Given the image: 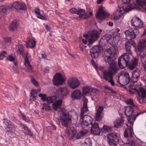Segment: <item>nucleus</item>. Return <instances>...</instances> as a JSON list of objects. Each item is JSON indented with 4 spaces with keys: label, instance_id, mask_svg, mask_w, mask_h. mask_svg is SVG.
<instances>
[{
    "label": "nucleus",
    "instance_id": "nucleus-1",
    "mask_svg": "<svg viewBox=\"0 0 146 146\" xmlns=\"http://www.w3.org/2000/svg\"><path fill=\"white\" fill-rule=\"evenodd\" d=\"M107 54L108 56L105 57L104 61L108 62L110 65V70L108 71L104 70L103 72V77L106 81L113 78L114 74L119 70L116 66V63L114 62L115 56L116 55V49L112 46L108 49L107 50Z\"/></svg>",
    "mask_w": 146,
    "mask_h": 146
},
{
    "label": "nucleus",
    "instance_id": "nucleus-2",
    "mask_svg": "<svg viewBox=\"0 0 146 146\" xmlns=\"http://www.w3.org/2000/svg\"><path fill=\"white\" fill-rule=\"evenodd\" d=\"M83 100V105L81 109L80 115V121L81 126L82 127L84 128L91 124L92 125L91 129V133L94 134L99 135L100 133V129L98 123L94 122L92 125V122L93 120L92 117L88 115H84L85 113L88 111L87 105L88 100L84 97Z\"/></svg>",
    "mask_w": 146,
    "mask_h": 146
},
{
    "label": "nucleus",
    "instance_id": "nucleus-3",
    "mask_svg": "<svg viewBox=\"0 0 146 146\" xmlns=\"http://www.w3.org/2000/svg\"><path fill=\"white\" fill-rule=\"evenodd\" d=\"M130 110H128V137H133L135 135L133 131V126L137 117L143 112L135 113V110L129 106Z\"/></svg>",
    "mask_w": 146,
    "mask_h": 146
},
{
    "label": "nucleus",
    "instance_id": "nucleus-4",
    "mask_svg": "<svg viewBox=\"0 0 146 146\" xmlns=\"http://www.w3.org/2000/svg\"><path fill=\"white\" fill-rule=\"evenodd\" d=\"M132 25L134 27V30L129 29L128 30V36H136L139 33L137 30L138 28H141L143 27V23L140 19L137 17H134L131 20Z\"/></svg>",
    "mask_w": 146,
    "mask_h": 146
},
{
    "label": "nucleus",
    "instance_id": "nucleus-5",
    "mask_svg": "<svg viewBox=\"0 0 146 146\" xmlns=\"http://www.w3.org/2000/svg\"><path fill=\"white\" fill-rule=\"evenodd\" d=\"M58 113L62 125L66 127H68L71 119L68 113L64 109H61L58 111Z\"/></svg>",
    "mask_w": 146,
    "mask_h": 146
},
{
    "label": "nucleus",
    "instance_id": "nucleus-6",
    "mask_svg": "<svg viewBox=\"0 0 146 146\" xmlns=\"http://www.w3.org/2000/svg\"><path fill=\"white\" fill-rule=\"evenodd\" d=\"M38 96L40 97L43 102H46L48 103H44L43 104L42 108L46 111L51 110V108L49 104L53 102V99L52 97L50 96L47 97L46 94H43L40 93L38 95Z\"/></svg>",
    "mask_w": 146,
    "mask_h": 146
},
{
    "label": "nucleus",
    "instance_id": "nucleus-7",
    "mask_svg": "<svg viewBox=\"0 0 146 146\" xmlns=\"http://www.w3.org/2000/svg\"><path fill=\"white\" fill-rule=\"evenodd\" d=\"M108 142L111 146H116L119 143V138L115 133H109L108 136Z\"/></svg>",
    "mask_w": 146,
    "mask_h": 146
},
{
    "label": "nucleus",
    "instance_id": "nucleus-8",
    "mask_svg": "<svg viewBox=\"0 0 146 146\" xmlns=\"http://www.w3.org/2000/svg\"><path fill=\"white\" fill-rule=\"evenodd\" d=\"M118 66L121 69L128 66V53H124L118 58Z\"/></svg>",
    "mask_w": 146,
    "mask_h": 146
},
{
    "label": "nucleus",
    "instance_id": "nucleus-9",
    "mask_svg": "<svg viewBox=\"0 0 146 146\" xmlns=\"http://www.w3.org/2000/svg\"><path fill=\"white\" fill-rule=\"evenodd\" d=\"M65 80L62 75L60 73H57L54 75L53 79L54 85L58 86L63 84Z\"/></svg>",
    "mask_w": 146,
    "mask_h": 146
},
{
    "label": "nucleus",
    "instance_id": "nucleus-10",
    "mask_svg": "<svg viewBox=\"0 0 146 146\" xmlns=\"http://www.w3.org/2000/svg\"><path fill=\"white\" fill-rule=\"evenodd\" d=\"M145 48H146V39H143L140 40L139 42L138 49L139 51L141 52L140 55L141 59L143 58L146 55V52L143 54V52Z\"/></svg>",
    "mask_w": 146,
    "mask_h": 146
},
{
    "label": "nucleus",
    "instance_id": "nucleus-11",
    "mask_svg": "<svg viewBox=\"0 0 146 146\" xmlns=\"http://www.w3.org/2000/svg\"><path fill=\"white\" fill-rule=\"evenodd\" d=\"M68 84L70 88L75 89L79 86L80 82L77 78L72 77L68 79Z\"/></svg>",
    "mask_w": 146,
    "mask_h": 146
},
{
    "label": "nucleus",
    "instance_id": "nucleus-12",
    "mask_svg": "<svg viewBox=\"0 0 146 146\" xmlns=\"http://www.w3.org/2000/svg\"><path fill=\"white\" fill-rule=\"evenodd\" d=\"M2 125L7 132L9 133H13L16 130L15 126L10 123V122L7 119H5Z\"/></svg>",
    "mask_w": 146,
    "mask_h": 146
},
{
    "label": "nucleus",
    "instance_id": "nucleus-13",
    "mask_svg": "<svg viewBox=\"0 0 146 146\" xmlns=\"http://www.w3.org/2000/svg\"><path fill=\"white\" fill-rule=\"evenodd\" d=\"M110 14L105 11L101 7L98 9L97 13L96 15L97 18L101 20L104 19L106 17L110 15Z\"/></svg>",
    "mask_w": 146,
    "mask_h": 146
},
{
    "label": "nucleus",
    "instance_id": "nucleus-14",
    "mask_svg": "<svg viewBox=\"0 0 146 146\" xmlns=\"http://www.w3.org/2000/svg\"><path fill=\"white\" fill-rule=\"evenodd\" d=\"M102 51L101 47L98 46H94L90 50L91 56L93 58H96L98 57L99 53H101Z\"/></svg>",
    "mask_w": 146,
    "mask_h": 146
},
{
    "label": "nucleus",
    "instance_id": "nucleus-15",
    "mask_svg": "<svg viewBox=\"0 0 146 146\" xmlns=\"http://www.w3.org/2000/svg\"><path fill=\"white\" fill-rule=\"evenodd\" d=\"M84 39H82V42L85 44H87L89 46L98 39V37H85ZM100 37H98L99 38Z\"/></svg>",
    "mask_w": 146,
    "mask_h": 146
},
{
    "label": "nucleus",
    "instance_id": "nucleus-16",
    "mask_svg": "<svg viewBox=\"0 0 146 146\" xmlns=\"http://www.w3.org/2000/svg\"><path fill=\"white\" fill-rule=\"evenodd\" d=\"M66 132L68 136H70L69 140H72L74 138L77 133V131L73 127H72L67 129L66 131Z\"/></svg>",
    "mask_w": 146,
    "mask_h": 146
},
{
    "label": "nucleus",
    "instance_id": "nucleus-17",
    "mask_svg": "<svg viewBox=\"0 0 146 146\" xmlns=\"http://www.w3.org/2000/svg\"><path fill=\"white\" fill-rule=\"evenodd\" d=\"M57 94L60 97L62 98L66 96L68 93V90L66 88H60L57 89Z\"/></svg>",
    "mask_w": 146,
    "mask_h": 146
},
{
    "label": "nucleus",
    "instance_id": "nucleus-18",
    "mask_svg": "<svg viewBox=\"0 0 146 146\" xmlns=\"http://www.w3.org/2000/svg\"><path fill=\"white\" fill-rule=\"evenodd\" d=\"M82 96V94L79 90H74L71 95V97L73 100H80Z\"/></svg>",
    "mask_w": 146,
    "mask_h": 146
},
{
    "label": "nucleus",
    "instance_id": "nucleus-19",
    "mask_svg": "<svg viewBox=\"0 0 146 146\" xmlns=\"http://www.w3.org/2000/svg\"><path fill=\"white\" fill-rule=\"evenodd\" d=\"M19 22L18 20H15L9 25V30L12 31H15L17 29Z\"/></svg>",
    "mask_w": 146,
    "mask_h": 146
},
{
    "label": "nucleus",
    "instance_id": "nucleus-20",
    "mask_svg": "<svg viewBox=\"0 0 146 146\" xmlns=\"http://www.w3.org/2000/svg\"><path fill=\"white\" fill-rule=\"evenodd\" d=\"M13 7L17 10H25L26 8V6L25 4L19 3L18 2H14L13 3Z\"/></svg>",
    "mask_w": 146,
    "mask_h": 146
},
{
    "label": "nucleus",
    "instance_id": "nucleus-21",
    "mask_svg": "<svg viewBox=\"0 0 146 146\" xmlns=\"http://www.w3.org/2000/svg\"><path fill=\"white\" fill-rule=\"evenodd\" d=\"M20 126L22 127V129H23L22 131L24 134L31 136H33V132L27 126L21 123Z\"/></svg>",
    "mask_w": 146,
    "mask_h": 146
},
{
    "label": "nucleus",
    "instance_id": "nucleus-22",
    "mask_svg": "<svg viewBox=\"0 0 146 146\" xmlns=\"http://www.w3.org/2000/svg\"><path fill=\"white\" fill-rule=\"evenodd\" d=\"M103 110L102 106H99L97 110L95 116V120L96 121H100L102 118V113Z\"/></svg>",
    "mask_w": 146,
    "mask_h": 146
},
{
    "label": "nucleus",
    "instance_id": "nucleus-23",
    "mask_svg": "<svg viewBox=\"0 0 146 146\" xmlns=\"http://www.w3.org/2000/svg\"><path fill=\"white\" fill-rule=\"evenodd\" d=\"M140 74L139 70L137 69L132 73V76L131 78V80L133 83L136 82L139 78Z\"/></svg>",
    "mask_w": 146,
    "mask_h": 146
},
{
    "label": "nucleus",
    "instance_id": "nucleus-24",
    "mask_svg": "<svg viewBox=\"0 0 146 146\" xmlns=\"http://www.w3.org/2000/svg\"><path fill=\"white\" fill-rule=\"evenodd\" d=\"M138 64V59L136 58H134L131 60V62L128 64V69L133 70L134 69Z\"/></svg>",
    "mask_w": 146,
    "mask_h": 146
},
{
    "label": "nucleus",
    "instance_id": "nucleus-25",
    "mask_svg": "<svg viewBox=\"0 0 146 146\" xmlns=\"http://www.w3.org/2000/svg\"><path fill=\"white\" fill-rule=\"evenodd\" d=\"M123 10H121V9H120V10H117L115 13L113 14L114 15V19H119V18L124 13H126V12H124V9H122Z\"/></svg>",
    "mask_w": 146,
    "mask_h": 146
},
{
    "label": "nucleus",
    "instance_id": "nucleus-26",
    "mask_svg": "<svg viewBox=\"0 0 146 146\" xmlns=\"http://www.w3.org/2000/svg\"><path fill=\"white\" fill-rule=\"evenodd\" d=\"M27 47L32 48H34L36 45V41L34 38H30L26 43Z\"/></svg>",
    "mask_w": 146,
    "mask_h": 146
},
{
    "label": "nucleus",
    "instance_id": "nucleus-27",
    "mask_svg": "<svg viewBox=\"0 0 146 146\" xmlns=\"http://www.w3.org/2000/svg\"><path fill=\"white\" fill-rule=\"evenodd\" d=\"M136 2L140 8L143 10L146 9V0H136Z\"/></svg>",
    "mask_w": 146,
    "mask_h": 146
},
{
    "label": "nucleus",
    "instance_id": "nucleus-28",
    "mask_svg": "<svg viewBox=\"0 0 146 146\" xmlns=\"http://www.w3.org/2000/svg\"><path fill=\"white\" fill-rule=\"evenodd\" d=\"M99 36L98 31L94 30L88 32L87 34L84 35L83 36Z\"/></svg>",
    "mask_w": 146,
    "mask_h": 146
},
{
    "label": "nucleus",
    "instance_id": "nucleus-29",
    "mask_svg": "<svg viewBox=\"0 0 146 146\" xmlns=\"http://www.w3.org/2000/svg\"><path fill=\"white\" fill-rule=\"evenodd\" d=\"M62 100H58L52 104V107L53 109L55 111H56L57 109L61 105Z\"/></svg>",
    "mask_w": 146,
    "mask_h": 146
},
{
    "label": "nucleus",
    "instance_id": "nucleus-30",
    "mask_svg": "<svg viewBox=\"0 0 146 146\" xmlns=\"http://www.w3.org/2000/svg\"><path fill=\"white\" fill-rule=\"evenodd\" d=\"M91 87L85 86L83 88V96H84L87 94L90 95L91 91Z\"/></svg>",
    "mask_w": 146,
    "mask_h": 146
},
{
    "label": "nucleus",
    "instance_id": "nucleus-31",
    "mask_svg": "<svg viewBox=\"0 0 146 146\" xmlns=\"http://www.w3.org/2000/svg\"><path fill=\"white\" fill-rule=\"evenodd\" d=\"M124 120L122 117L120 118L117 119L114 123V126L116 127H118L122 125Z\"/></svg>",
    "mask_w": 146,
    "mask_h": 146
},
{
    "label": "nucleus",
    "instance_id": "nucleus-32",
    "mask_svg": "<svg viewBox=\"0 0 146 146\" xmlns=\"http://www.w3.org/2000/svg\"><path fill=\"white\" fill-rule=\"evenodd\" d=\"M25 65L28 70H31L32 66L30 63L28 58L27 56L25 58Z\"/></svg>",
    "mask_w": 146,
    "mask_h": 146
},
{
    "label": "nucleus",
    "instance_id": "nucleus-33",
    "mask_svg": "<svg viewBox=\"0 0 146 146\" xmlns=\"http://www.w3.org/2000/svg\"><path fill=\"white\" fill-rule=\"evenodd\" d=\"M16 55L15 54L13 53L9 54L7 58L8 60L11 62L16 60Z\"/></svg>",
    "mask_w": 146,
    "mask_h": 146
},
{
    "label": "nucleus",
    "instance_id": "nucleus-34",
    "mask_svg": "<svg viewBox=\"0 0 146 146\" xmlns=\"http://www.w3.org/2000/svg\"><path fill=\"white\" fill-rule=\"evenodd\" d=\"M122 2L126 6H123L121 7V8L123 9H124V12L127 13L128 12V1L127 0H122Z\"/></svg>",
    "mask_w": 146,
    "mask_h": 146
},
{
    "label": "nucleus",
    "instance_id": "nucleus-35",
    "mask_svg": "<svg viewBox=\"0 0 146 146\" xmlns=\"http://www.w3.org/2000/svg\"><path fill=\"white\" fill-rule=\"evenodd\" d=\"M91 90L90 95L92 96H96L99 92V90L96 88L91 87Z\"/></svg>",
    "mask_w": 146,
    "mask_h": 146
},
{
    "label": "nucleus",
    "instance_id": "nucleus-36",
    "mask_svg": "<svg viewBox=\"0 0 146 146\" xmlns=\"http://www.w3.org/2000/svg\"><path fill=\"white\" fill-rule=\"evenodd\" d=\"M77 14L79 15L80 17L83 16H86V13H85V10L84 9H80L78 10Z\"/></svg>",
    "mask_w": 146,
    "mask_h": 146
},
{
    "label": "nucleus",
    "instance_id": "nucleus-37",
    "mask_svg": "<svg viewBox=\"0 0 146 146\" xmlns=\"http://www.w3.org/2000/svg\"><path fill=\"white\" fill-rule=\"evenodd\" d=\"M109 37H102L100 40L99 41V44L100 45H104L105 44L106 42H107L106 38Z\"/></svg>",
    "mask_w": 146,
    "mask_h": 146
},
{
    "label": "nucleus",
    "instance_id": "nucleus-38",
    "mask_svg": "<svg viewBox=\"0 0 146 146\" xmlns=\"http://www.w3.org/2000/svg\"><path fill=\"white\" fill-rule=\"evenodd\" d=\"M17 51L19 53L20 55H23L24 54L23 46L21 44L19 45L18 46V48Z\"/></svg>",
    "mask_w": 146,
    "mask_h": 146
},
{
    "label": "nucleus",
    "instance_id": "nucleus-39",
    "mask_svg": "<svg viewBox=\"0 0 146 146\" xmlns=\"http://www.w3.org/2000/svg\"><path fill=\"white\" fill-rule=\"evenodd\" d=\"M128 92L131 94H137L139 96H141V95L139 91L136 89H134L133 90H128Z\"/></svg>",
    "mask_w": 146,
    "mask_h": 146
},
{
    "label": "nucleus",
    "instance_id": "nucleus-40",
    "mask_svg": "<svg viewBox=\"0 0 146 146\" xmlns=\"http://www.w3.org/2000/svg\"><path fill=\"white\" fill-rule=\"evenodd\" d=\"M111 129V128L109 126L104 125L102 129V131L104 132H109L110 131Z\"/></svg>",
    "mask_w": 146,
    "mask_h": 146
},
{
    "label": "nucleus",
    "instance_id": "nucleus-41",
    "mask_svg": "<svg viewBox=\"0 0 146 146\" xmlns=\"http://www.w3.org/2000/svg\"><path fill=\"white\" fill-rule=\"evenodd\" d=\"M140 91L142 94V98H145L146 96V91L145 89L142 87H141L139 89Z\"/></svg>",
    "mask_w": 146,
    "mask_h": 146
},
{
    "label": "nucleus",
    "instance_id": "nucleus-42",
    "mask_svg": "<svg viewBox=\"0 0 146 146\" xmlns=\"http://www.w3.org/2000/svg\"><path fill=\"white\" fill-rule=\"evenodd\" d=\"M127 106H126L122 109V110L123 111L122 113L121 112V110H119V114L122 115H123L124 113V114L126 115V116H127V114L126 112V111L127 110Z\"/></svg>",
    "mask_w": 146,
    "mask_h": 146
},
{
    "label": "nucleus",
    "instance_id": "nucleus-43",
    "mask_svg": "<svg viewBox=\"0 0 146 146\" xmlns=\"http://www.w3.org/2000/svg\"><path fill=\"white\" fill-rule=\"evenodd\" d=\"M129 104H130L131 106H128V110H130L129 106L131 107L132 109H134L133 108L134 107L135 105L133 104V101L132 99H128V105Z\"/></svg>",
    "mask_w": 146,
    "mask_h": 146
},
{
    "label": "nucleus",
    "instance_id": "nucleus-44",
    "mask_svg": "<svg viewBox=\"0 0 146 146\" xmlns=\"http://www.w3.org/2000/svg\"><path fill=\"white\" fill-rule=\"evenodd\" d=\"M31 96L34 99L37 96V92L34 90H32L31 92Z\"/></svg>",
    "mask_w": 146,
    "mask_h": 146
},
{
    "label": "nucleus",
    "instance_id": "nucleus-45",
    "mask_svg": "<svg viewBox=\"0 0 146 146\" xmlns=\"http://www.w3.org/2000/svg\"><path fill=\"white\" fill-rule=\"evenodd\" d=\"M86 133V132H84L83 131H82L81 133H79L76 135V138L77 139H78L80 138L81 137Z\"/></svg>",
    "mask_w": 146,
    "mask_h": 146
},
{
    "label": "nucleus",
    "instance_id": "nucleus-46",
    "mask_svg": "<svg viewBox=\"0 0 146 146\" xmlns=\"http://www.w3.org/2000/svg\"><path fill=\"white\" fill-rule=\"evenodd\" d=\"M7 10L6 7L3 6H0V13L2 14L5 13Z\"/></svg>",
    "mask_w": 146,
    "mask_h": 146
},
{
    "label": "nucleus",
    "instance_id": "nucleus-47",
    "mask_svg": "<svg viewBox=\"0 0 146 146\" xmlns=\"http://www.w3.org/2000/svg\"><path fill=\"white\" fill-rule=\"evenodd\" d=\"M21 117L22 119L25 121L27 122H28L29 121V120L28 118V117H27L24 115L23 114L21 113Z\"/></svg>",
    "mask_w": 146,
    "mask_h": 146
},
{
    "label": "nucleus",
    "instance_id": "nucleus-48",
    "mask_svg": "<svg viewBox=\"0 0 146 146\" xmlns=\"http://www.w3.org/2000/svg\"><path fill=\"white\" fill-rule=\"evenodd\" d=\"M69 11L72 13L76 14L77 13L78 10L75 8L73 7L69 10Z\"/></svg>",
    "mask_w": 146,
    "mask_h": 146
},
{
    "label": "nucleus",
    "instance_id": "nucleus-49",
    "mask_svg": "<svg viewBox=\"0 0 146 146\" xmlns=\"http://www.w3.org/2000/svg\"><path fill=\"white\" fill-rule=\"evenodd\" d=\"M120 76H123L126 79L128 78V72L124 71H122L120 73Z\"/></svg>",
    "mask_w": 146,
    "mask_h": 146
},
{
    "label": "nucleus",
    "instance_id": "nucleus-50",
    "mask_svg": "<svg viewBox=\"0 0 146 146\" xmlns=\"http://www.w3.org/2000/svg\"><path fill=\"white\" fill-rule=\"evenodd\" d=\"M6 54V52L3 51L0 53V60L2 59L5 57V55Z\"/></svg>",
    "mask_w": 146,
    "mask_h": 146
},
{
    "label": "nucleus",
    "instance_id": "nucleus-51",
    "mask_svg": "<svg viewBox=\"0 0 146 146\" xmlns=\"http://www.w3.org/2000/svg\"><path fill=\"white\" fill-rule=\"evenodd\" d=\"M4 39L6 42L11 43L12 42V39L11 37H5Z\"/></svg>",
    "mask_w": 146,
    "mask_h": 146
},
{
    "label": "nucleus",
    "instance_id": "nucleus-52",
    "mask_svg": "<svg viewBox=\"0 0 146 146\" xmlns=\"http://www.w3.org/2000/svg\"><path fill=\"white\" fill-rule=\"evenodd\" d=\"M31 82L33 83L35 86H38V83L36 82L35 79L33 78H32L31 79Z\"/></svg>",
    "mask_w": 146,
    "mask_h": 146
},
{
    "label": "nucleus",
    "instance_id": "nucleus-53",
    "mask_svg": "<svg viewBox=\"0 0 146 146\" xmlns=\"http://www.w3.org/2000/svg\"><path fill=\"white\" fill-rule=\"evenodd\" d=\"M108 81L111 84V86H115V83L113 80V78H110L109 79Z\"/></svg>",
    "mask_w": 146,
    "mask_h": 146
},
{
    "label": "nucleus",
    "instance_id": "nucleus-54",
    "mask_svg": "<svg viewBox=\"0 0 146 146\" xmlns=\"http://www.w3.org/2000/svg\"><path fill=\"white\" fill-rule=\"evenodd\" d=\"M135 5L134 3L129 5L128 3V11L134 9L135 7Z\"/></svg>",
    "mask_w": 146,
    "mask_h": 146
},
{
    "label": "nucleus",
    "instance_id": "nucleus-55",
    "mask_svg": "<svg viewBox=\"0 0 146 146\" xmlns=\"http://www.w3.org/2000/svg\"><path fill=\"white\" fill-rule=\"evenodd\" d=\"M129 146H137L133 140H131L130 142L128 143Z\"/></svg>",
    "mask_w": 146,
    "mask_h": 146
},
{
    "label": "nucleus",
    "instance_id": "nucleus-56",
    "mask_svg": "<svg viewBox=\"0 0 146 146\" xmlns=\"http://www.w3.org/2000/svg\"><path fill=\"white\" fill-rule=\"evenodd\" d=\"M48 48L51 51L55 52V51L54 46L53 45H49Z\"/></svg>",
    "mask_w": 146,
    "mask_h": 146
},
{
    "label": "nucleus",
    "instance_id": "nucleus-57",
    "mask_svg": "<svg viewBox=\"0 0 146 146\" xmlns=\"http://www.w3.org/2000/svg\"><path fill=\"white\" fill-rule=\"evenodd\" d=\"M85 142L88 145H90L91 143V141L89 139L87 138L86 139Z\"/></svg>",
    "mask_w": 146,
    "mask_h": 146
},
{
    "label": "nucleus",
    "instance_id": "nucleus-58",
    "mask_svg": "<svg viewBox=\"0 0 146 146\" xmlns=\"http://www.w3.org/2000/svg\"><path fill=\"white\" fill-rule=\"evenodd\" d=\"M124 136L125 137H128V128H127L124 132Z\"/></svg>",
    "mask_w": 146,
    "mask_h": 146
},
{
    "label": "nucleus",
    "instance_id": "nucleus-59",
    "mask_svg": "<svg viewBox=\"0 0 146 146\" xmlns=\"http://www.w3.org/2000/svg\"><path fill=\"white\" fill-rule=\"evenodd\" d=\"M142 65L144 70L146 71V59L145 60L144 62L142 63Z\"/></svg>",
    "mask_w": 146,
    "mask_h": 146
},
{
    "label": "nucleus",
    "instance_id": "nucleus-60",
    "mask_svg": "<svg viewBox=\"0 0 146 146\" xmlns=\"http://www.w3.org/2000/svg\"><path fill=\"white\" fill-rule=\"evenodd\" d=\"M35 11V13L37 15L39 14L40 13V11L38 9H36Z\"/></svg>",
    "mask_w": 146,
    "mask_h": 146
},
{
    "label": "nucleus",
    "instance_id": "nucleus-61",
    "mask_svg": "<svg viewBox=\"0 0 146 146\" xmlns=\"http://www.w3.org/2000/svg\"><path fill=\"white\" fill-rule=\"evenodd\" d=\"M46 30L48 31H50L51 30V29L49 26L48 25H46L45 26Z\"/></svg>",
    "mask_w": 146,
    "mask_h": 146
},
{
    "label": "nucleus",
    "instance_id": "nucleus-62",
    "mask_svg": "<svg viewBox=\"0 0 146 146\" xmlns=\"http://www.w3.org/2000/svg\"><path fill=\"white\" fill-rule=\"evenodd\" d=\"M114 36H120V34L117 32H115L114 33Z\"/></svg>",
    "mask_w": 146,
    "mask_h": 146
},
{
    "label": "nucleus",
    "instance_id": "nucleus-63",
    "mask_svg": "<svg viewBox=\"0 0 146 146\" xmlns=\"http://www.w3.org/2000/svg\"><path fill=\"white\" fill-rule=\"evenodd\" d=\"M41 58H42L45 59L46 57V54H41Z\"/></svg>",
    "mask_w": 146,
    "mask_h": 146
},
{
    "label": "nucleus",
    "instance_id": "nucleus-64",
    "mask_svg": "<svg viewBox=\"0 0 146 146\" xmlns=\"http://www.w3.org/2000/svg\"><path fill=\"white\" fill-rule=\"evenodd\" d=\"M37 15V17L38 18H39V19H43V16L40 15V13L39 14H38V15Z\"/></svg>",
    "mask_w": 146,
    "mask_h": 146
}]
</instances>
